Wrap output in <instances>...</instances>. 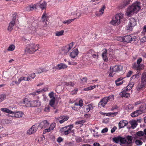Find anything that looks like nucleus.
<instances>
[{
    "instance_id": "20e7f679",
    "label": "nucleus",
    "mask_w": 146,
    "mask_h": 146,
    "mask_svg": "<svg viewBox=\"0 0 146 146\" xmlns=\"http://www.w3.org/2000/svg\"><path fill=\"white\" fill-rule=\"evenodd\" d=\"M21 104H25L27 107H35L40 106L41 102L40 101H23Z\"/></svg>"
},
{
    "instance_id": "393cba45",
    "label": "nucleus",
    "mask_w": 146,
    "mask_h": 146,
    "mask_svg": "<svg viewBox=\"0 0 146 146\" xmlns=\"http://www.w3.org/2000/svg\"><path fill=\"white\" fill-rule=\"evenodd\" d=\"M129 123L131 125V127L133 129H134L136 127L137 125V121L135 120L131 121L129 122Z\"/></svg>"
},
{
    "instance_id": "bf43d9fd",
    "label": "nucleus",
    "mask_w": 146,
    "mask_h": 146,
    "mask_svg": "<svg viewBox=\"0 0 146 146\" xmlns=\"http://www.w3.org/2000/svg\"><path fill=\"white\" fill-rule=\"evenodd\" d=\"M133 73V72L132 71H129V72L127 74L126 76L127 77H130L131 75Z\"/></svg>"
},
{
    "instance_id": "58836bf2",
    "label": "nucleus",
    "mask_w": 146,
    "mask_h": 146,
    "mask_svg": "<svg viewBox=\"0 0 146 146\" xmlns=\"http://www.w3.org/2000/svg\"><path fill=\"white\" fill-rule=\"evenodd\" d=\"M107 103V101H100L98 104V106L100 108L101 106L103 107Z\"/></svg>"
},
{
    "instance_id": "680f3d73",
    "label": "nucleus",
    "mask_w": 146,
    "mask_h": 146,
    "mask_svg": "<svg viewBox=\"0 0 146 146\" xmlns=\"http://www.w3.org/2000/svg\"><path fill=\"white\" fill-rule=\"evenodd\" d=\"M40 70H42V72H46L48 71V70H47L46 69V68H40Z\"/></svg>"
},
{
    "instance_id": "49530a36",
    "label": "nucleus",
    "mask_w": 146,
    "mask_h": 146,
    "mask_svg": "<svg viewBox=\"0 0 146 146\" xmlns=\"http://www.w3.org/2000/svg\"><path fill=\"white\" fill-rule=\"evenodd\" d=\"M62 88L61 86H58L56 90V91L57 93H60L62 91Z\"/></svg>"
},
{
    "instance_id": "473e14b6",
    "label": "nucleus",
    "mask_w": 146,
    "mask_h": 146,
    "mask_svg": "<svg viewBox=\"0 0 146 146\" xmlns=\"http://www.w3.org/2000/svg\"><path fill=\"white\" fill-rule=\"evenodd\" d=\"M130 1L131 0H124L121 6V7L122 8L125 7L127 5L130 4Z\"/></svg>"
},
{
    "instance_id": "69168bd1",
    "label": "nucleus",
    "mask_w": 146,
    "mask_h": 146,
    "mask_svg": "<svg viewBox=\"0 0 146 146\" xmlns=\"http://www.w3.org/2000/svg\"><path fill=\"white\" fill-rule=\"evenodd\" d=\"M26 77H21L19 78V79H20L21 82L23 80H25L26 81Z\"/></svg>"
},
{
    "instance_id": "7c9ffc66",
    "label": "nucleus",
    "mask_w": 146,
    "mask_h": 146,
    "mask_svg": "<svg viewBox=\"0 0 146 146\" xmlns=\"http://www.w3.org/2000/svg\"><path fill=\"white\" fill-rule=\"evenodd\" d=\"M64 31L62 30L60 31H56L55 32V36H59L64 35Z\"/></svg>"
},
{
    "instance_id": "c756f323",
    "label": "nucleus",
    "mask_w": 146,
    "mask_h": 146,
    "mask_svg": "<svg viewBox=\"0 0 146 146\" xmlns=\"http://www.w3.org/2000/svg\"><path fill=\"white\" fill-rule=\"evenodd\" d=\"M38 5L40 8L42 10L45 9L46 8V3L45 1H44L42 3L39 4L38 3Z\"/></svg>"
},
{
    "instance_id": "a19ab883",
    "label": "nucleus",
    "mask_w": 146,
    "mask_h": 146,
    "mask_svg": "<svg viewBox=\"0 0 146 146\" xmlns=\"http://www.w3.org/2000/svg\"><path fill=\"white\" fill-rule=\"evenodd\" d=\"M74 19H69L67 20H65L63 21L62 23L63 24L66 25H68L70 23L72 22L74 20Z\"/></svg>"
},
{
    "instance_id": "f257e3e1",
    "label": "nucleus",
    "mask_w": 146,
    "mask_h": 146,
    "mask_svg": "<svg viewBox=\"0 0 146 146\" xmlns=\"http://www.w3.org/2000/svg\"><path fill=\"white\" fill-rule=\"evenodd\" d=\"M140 9V3L136 2L127 8L126 14L127 16L131 17L134 14L137 13Z\"/></svg>"
},
{
    "instance_id": "a211bd4d",
    "label": "nucleus",
    "mask_w": 146,
    "mask_h": 146,
    "mask_svg": "<svg viewBox=\"0 0 146 146\" xmlns=\"http://www.w3.org/2000/svg\"><path fill=\"white\" fill-rule=\"evenodd\" d=\"M78 51L77 48H76L73 50L70 53V56L72 58H75L78 55Z\"/></svg>"
},
{
    "instance_id": "f704fd0d",
    "label": "nucleus",
    "mask_w": 146,
    "mask_h": 146,
    "mask_svg": "<svg viewBox=\"0 0 146 146\" xmlns=\"http://www.w3.org/2000/svg\"><path fill=\"white\" fill-rule=\"evenodd\" d=\"M141 82L146 83V72H144L142 75Z\"/></svg>"
},
{
    "instance_id": "774afa93",
    "label": "nucleus",
    "mask_w": 146,
    "mask_h": 146,
    "mask_svg": "<svg viewBox=\"0 0 146 146\" xmlns=\"http://www.w3.org/2000/svg\"><path fill=\"white\" fill-rule=\"evenodd\" d=\"M78 91L77 89H74L71 92V94L72 95L75 94H76L77 91Z\"/></svg>"
},
{
    "instance_id": "f3484780",
    "label": "nucleus",
    "mask_w": 146,
    "mask_h": 146,
    "mask_svg": "<svg viewBox=\"0 0 146 146\" xmlns=\"http://www.w3.org/2000/svg\"><path fill=\"white\" fill-rule=\"evenodd\" d=\"M67 66L65 64L61 63L58 64L54 68L56 70H60L66 68Z\"/></svg>"
},
{
    "instance_id": "b1692460",
    "label": "nucleus",
    "mask_w": 146,
    "mask_h": 146,
    "mask_svg": "<svg viewBox=\"0 0 146 146\" xmlns=\"http://www.w3.org/2000/svg\"><path fill=\"white\" fill-rule=\"evenodd\" d=\"M143 135V132L142 131H140L137 132L136 134H135V136L134 137L135 139H137L138 137H141Z\"/></svg>"
},
{
    "instance_id": "ea45409f",
    "label": "nucleus",
    "mask_w": 146,
    "mask_h": 146,
    "mask_svg": "<svg viewBox=\"0 0 146 146\" xmlns=\"http://www.w3.org/2000/svg\"><path fill=\"white\" fill-rule=\"evenodd\" d=\"M41 92L40 90H38L36 91L31 93L30 94V95H33V96L36 95H37L38 94L41 93Z\"/></svg>"
},
{
    "instance_id": "37998d69",
    "label": "nucleus",
    "mask_w": 146,
    "mask_h": 146,
    "mask_svg": "<svg viewBox=\"0 0 146 146\" xmlns=\"http://www.w3.org/2000/svg\"><path fill=\"white\" fill-rule=\"evenodd\" d=\"M22 113L20 112H17L15 113V116L17 118L21 117L22 116Z\"/></svg>"
},
{
    "instance_id": "4d7b16f0",
    "label": "nucleus",
    "mask_w": 146,
    "mask_h": 146,
    "mask_svg": "<svg viewBox=\"0 0 146 146\" xmlns=\"http://www.w3.org/2000/svg\"><path fill=\"white\" fill-rule=\"evenodd\" d=\"M48 87H46L43 88V89L40 90L41 92V93L42 92H45L47 91L48 90Z\"/></svg>"
},
{
    "instance_id": "412c9836",
    "label": "nucleus",
    "mask_w": 146,
    "mask_h": 146,
    "mask_svg": "<svg viewBox=\"0 0 146 146\" xmlns=\"http://www.w3.org/2000/svg\"><path fill=\"white\" fill-rule=\"evenodd\" d=\"M58 102V101H50L49 104L51 106L55 109L56 107Z\"/></svg>"
},
{
    "instance_id": "603ef678",
    "label": "nucleus",
    "mask_w": 146,
    "mask_h": 146,
    "mask_svg": "<svg viewBox=\"0 0 146 146\" xmlns=\"http://www.w3.org/2000/svg\"><path fill=\"white\" fill-rule=\"evenodd\" d=\"M50 108L48 106H47L44 109V111L45 112H48L50 111Z\"/></svg>"
},
{
    "instance_id": "e2e57ef3",
    "label": "nucleus",
    "mask_w": 146,
    "mask_h": 146,
    "mask_svg": "<svg viewBox=\"0 0 146 146\" xmlns=\"http://www.w3.org/2000/svg\"><path fill=\"white\" fill-rule=\"evenodd\" d=\"M76 140L77 142L79 143L81 142L82 141V139L80 137H77L76 139Z\"/></svg>"
},
{
    "instance_id": "9d476101",
    "label": "nucleus",
    "mask_w": 146,
    "mask_h": 146,
    "mask_svg": "<svg viewBox=\"0 0 146 146\" xmlns=\"http://www.w3.org/2000/svg\"><path fill=\"white\" fill-rule=\"evenodd\" d=\"M73 42H72L66 45L62 48V52L65 54H67L73 47Z\"/></svg>"
},
{
    "instance_id": "6ab92c4d",
    "label": "nucleus",
    "mask_w": 146,
    "mask_h": 146,
    "mask_svg": "<svg viewBox=\"0 0 146 146\" xmlns=\"http://www.w3.org/2000/svg\"><path fill=\"white\" fill-rule=\"evenodd\" d=\"M107 50L105 49L103 50V52L102 54V58L105 62H107L108 60V58L107 56Z\"/></svg>"
},
{
    "instance_id": "79ce46f5",
    "label": "nucleus",
    "mask_w": 146,
    "mask_h": 146,
    "mask_svg": "<svg viewBox=\"0 0 146 146\" xmlns=\"http://www.w3.org/2000/svg\"><path fill=\"white\" fill-rule=\"evenodd\" d=\"M120 136H119L114 137L113 139V141L116 143H118L120 141Z\"/></svg>"
},
{
    "instance_id": "4c0bfd02",
    "label": "nucleus",
    "mask_w": 146,
    "mask_h": 146,
    "mask_svg": "<svg viewBox=\"0 0 146 146\" xmlns=\"http://www.w3.org/2000/svg\"><path fill=\"white\" fill-rule=\"evenodd\" d=\"M15 46L14 44H12L10 45L7 49L8 51H12L15 50Z\"/></svg>"
},
{
    "instance_id": "f8f14e48",
    "label": "nucleus",
    "mask_w": 146,
    "mask_h": 146,
    "mask_svg": "<svg viewBox=\"0 0 146 146\" xmlns=\"http://www.w3.org/2000/svg\"><path fill=\"white\" fill-rule=\"evenodd\" d=\"M16 16L15 15H13V19L12 21L10 23L8 28V30L9 31L11 32L13 29L15 23Z\"/></svg>"
},
{
    "instance_id": "2f4dec72",
    "label": "nucleus",
    "mask_w": 146,
    "mask_h": 146,
    "mask_svg": "<svg viewBox=\"0 0 146 146\" xmlns=\"http://www.w3.org/2000/svg\"><path fill=\"white\" fill-rule=\"evenodd\" d=\"M1 111L6 112L7 113H8L10 114L14 113V112H13L12 111L9 110V109L6 108H2L1 109Z\"/></svg>"
},
{
    "instance_id": "6e6552de",
    "label": "nucleus",
    "mask_w": 146,
    "mask_h": 146,
    "mask_svg": "<svg viewBox=\"0 0 146 146\" xmlns=\"http://www.w3.org/2000/svg\"><path fill=\"white\" fill-rule=\"evenodd\" d=\"M136 25V21L133 18H131L130 21L127 26V30L131 31L133 27L135 26Z\"/></svg>"
},
{
    "instance_id": "aec40b11",
    "label": "nucleus",
    "mask_w": 146,
    "mask_h": 146,
    "mask_svg": "<svg viewBox=\"0 0 146 146\" xmlns=\"http://www.w3.org/2000/svg\"><path fill=\"white\" fill-rule=\"evenodd\" d=\"M127 91H126L125 90H124L121 92H120L119 95L122 97H125L126 98H128L129 97L130 95L129 93H127Z\"/></svg>"
},
{
    "instance_id": "de8ad7c7",
    "label": "nucleus",
    "mask_w": 146,
    "mask_h": 146,
    "mask_svg": "<svg viewBox=\"0 0 146 146\" xmlns=\"http://www.w3.org/2000/svg\"><path fill=\"white\" fill-rule=\"evenodd\" d=\"M131 116L132 117H135L138 116L137 110L131 113Z\"/></svg>"
},
{
    "instance_id": "f03ea898",
    "label": "nucleus",
    "mask_w": 146,
    "mask_h": 146,
    "mask_svg": "<svg viewBox=\"0 0 146 146\" xmlns=\"http://www.w3.org/2000/svg\"><path fill=\"white\" fill-rule=\"evenodd\" d=\"M39 47L38 44L31 42L27 44L25 49V52L30 54H32L37 51Z\"/></svg>"
},
{
    "instance_id": "5701e85b",
    "label": "nucleus",
    "mask_w": 146,
    "mask_h": 146,
    "mask_svg": "<svg viewBox=\"0 0 146 146\" xmlns=\"http://www.w3.org/2000/svg\"><path fill=\"white\" fill-rule=\"evenodd\" d=\"M105 8V6L104 5L102 7L100 10L99 12L100 13H96V15L97 16L100 17L103 13L104 9Z\"/></svg>"
},
{
    "instance_id": "c03bdc74",
    "label": "nucleus",
    "mask_w": 146,
    "mask_h": 146,
    "mask_svg": "<svg viewBox=\"0 0 146 146\" xmlns=\"http://www.w3.org/2000/svg\"><path fill=\"white\" fill-rule=\"evenodd\" d=\"M47 14L46 12H44L43 14L42 17V21L43 22H44L45 21H47V20L46 19V16Z\"/></svg>"
},
{
    "instance_id": "c9c22d12",
    "label": "nucleus",
    "mask_w": 146,
    "mask_h": 146,
    "mask_svg": "<svg viewBox=\"0 0 146 146\" xmlns=\"http://www.w3.org/2000/svg\"><path fill=\"white\" fill-rule=\"evenodd\" d=\"M134 85V83L133 82L130 83L127 86L125 89L124 90L128 91L131 89Z\"/></svg>"
},
{
    "instance_id": "1a4fd4ad",
    "label": "nucleus",
    "mask_w": 146,
    "mask_h": 146,
    "mask_svg": "<svg viewBox=\"0 0 146 146\" xmlns=\"http://www.w3.org/2000/svg\"><path fill=\"white\" fill-rule=\"evenodd\" d=\"M124 42H131L136 40L137 38L135 36H131L130 35H127L123 37Z\"/></svg>"
},
{
    "instance_id": "0eeeda50",
    "label": "nucleus",
    "mask_w": 146,
    "mask_h": 146,
    "mask_svg": "<svg viewBox=\"0 0 146 146\" xmlns=\"http://www.w3.org/2000/svg\"><path fill=\"white\" fill-rule=\"evenodd\" d=\"M142 59L141 58H139L137 60V63H134L133 65V68L137 70H140L143 69L144 66L143 64H140L142 61Z\"/></svg>"
},
{
    "instance_id": "cd10ccee",
    "label": "nucleus",
    "mask_w": 146,
    "mask_h": 146,
    "mask_svg": "<svg viewBox=\"0 0 146 146\" xmlns=\"http://www.w3.org/2000/svg\"><path fill=\"white\" fill-rule=\"evenodd\" d=\"M122 79L123 78H122L120 77L116 80L115 81L116 85L118 86L122 84L123 83V82L125 81L124 80H123L121 82H119L121 81Z\"/></svg>"
},
{
    "instance_id": "c85d7f7f",
    "label": "nucleus",
    "mask_w": 146,
    "mask_h": 146,
    "mask_svg": "<svg viewBox=\"0 0 146 146\" xmlns=\"http://www.w3.org/2000/svg\"><path fill=\"white\" fill-rule=\"evenodd\" d=\"M146 83L141 82V84H139L136 87V88L138 91H140L141 89L143 88L145 86Z\"/></svg>"
},
{
    "instance_id": "bb28decb",
    "label": "nucleus",
    "mask_w": 146,
    "mask_h": 146,
    "mask_svg": "<svg viewBox=\"0 0 146 146\" xmlns=\"http://www.w3.org/2000/svg\"><path fill=\"white\" fill-rule=\"evenodd\" d=\"M126 140L127 141L126 144L127 145H129L131 143L132 141V137L131 136H127L126 137Z\"/></svg>"
},
{
    "instance_id": "4468645a",
    "label": "nucleus",
    "mask_w": 146,
    "mask_h": 146,
    "mask_svg": "<svg viewBox=\"0 0 146 146\" xmlns=\"http://www.w3.org/2000/svg\"><path fill=\"white\" fill-rule=\"evenodd\" d=\"M38 3L35 4L34 5H31L27 6L26 7V10L27 11H33L35 9H36L37 7L38 6Z\"/></svg>"
},
{
    "instance_id": "0e129e2a",
    "label": "nucleus",
    "mask_w": 146,
    "mask_h": 146,
    "mask_svg": "<svg viewBox=\"0 0 146 146\" xmlns=\"http://www.w3.org/2000/svg\"><path fill=\"white\" fill-rule=\"evenodd\" d=\"M108 128H105L103 129L102 131L101 132L102 133H104L108 131Z\"/></svg>"
},
{
    "instance_id": "6e6d98bb",
    "label": "nucleus",
    "mask_w": 146,
    "mask_h": 146,
    "mask_svg": "<svg viewBox=\"0 0 146 146\" xmlns=\"http://www.w3.org/2000/svg\"><path fill=\"white\" fill-rule=\"evenodd\" d=\"M65 85L67 86H73L74 85V83L72 82H70L66 83Z\"/></svg>"
},
{
    "instance_id": "a18cd8bd",
    "label": "nucleus",
    "mask_w": 146,
    "mask_h": 146,
    "mask_svg": "<svg viewBox=\"0 0 146 146\" xmlns=\"http://www.w3.org/2000/svg\"><path fill=\"white\" fill-rule=\"evenodd\" d=\"M135 143L137 145H140L142 144L143 142L141 140L137 139L135 141Z\"/></svg>"
},
{
    "instance_id": "72a5a7b5",
    "label": "nucleus",
    "mask_w": 146,
    "mask_h": 146,
    "mask_svg": "<svg viewBox=\"0 0 146 146\" xmlns=\"http://www.w3.org/2000/svg\"><path fill=\"white\" fill-rule=\"evenodd\" d=\"M119 142L120 145H121L122 144H126L127 140L125 138L120 136Z\"/></svg>"
},
{
    "instance_id": "e433bc0d",
    "label": "nucleus",
    "mask_w": 146,
    "mask_h": 146,
    "mask_svg": "<svg viewBox=\"0 0 146 146\" xmlns=\"http://www.w3.org/2000/svg\"><path fill=\"white\" fill-rule=\"evenodd\" d=\"M54 93L53 92H51L49 94V96L51 99L50 100H55V98L54 96Z\"/></svg>"
},
{
    "instance_id": "864d4df0",
    "label": "nucleus",
    "mask_w": 146,
    "mask_h": 146,
    "mask_svg": "<svg viewBox=\"0 0 146 146\" xmlns=\"http://www.w3.org/2000/svg\"><path fill=\"white\" fill-rule=\"evenodd\" d=\"M60 118L61 119H63L64 121H65L68 120V117L66 116H63L60 117Z\"/></svg>"
},
{
    "instance_id": "9b49d317",
    "label": "nucleus",
    "mask_w": 146,
    "mask_h": 146,
    "mask_svg": "<svg viewBox=\"0 0 146 146\" xmlns=\"http://www.w3.org/2000/svg\"><path fill=\"white\" fill-rule=\"evenodd\" d=\"M38 123H36L35 125H33L29 130L27 131V133L31 135L35 133L37 130L38 127Z\"/></svg>"
},
{
    "instance_id": "09e8293b",
    "label": "nucleus",
    "mask_w": 146,
    "mask_h": 146,
    "mask_svg": "<svg viewBox=\"0 0 146 146\" xmlns=\"http://www.w3.org/2000/svg\"><path fill=\"white\" fill-rule=\"evenodd\" d=\"M74 105L76 106H78L79 105L80 107L82 106L83 105V101H79V103H75Z\"/></svg>"
},
{
    "instance_id": "ddd939ff",
    "label": "nucleus",
    "mask_w": 146,
    "mask_h": 146,
    "mask_svg": "<svg viewBox=\"0 0 146 146\" xmlns=\"http://www.w3.org/2000/svg\"><path fill=\"white\" fill-rule=\"evenodd\" d=\"M49 125V123L46 120H44L41 122L39 124L38 123V126L40 129L45 128L48 127Z\"/></svg>"
},
{
    "instance_id": "4be33fe9",
    "label": "nucleus",
    "mask_w": 146,
    "mask_h": 146,
    "mask_svg": "<svg viewBox=\"0 0 146 146\" xmlns=\"http://www.w3.org/2000/svg\"><path fill=\"white\" fill-rule=\"evenodd\" d=\"M127 122L126 121H121L119 124V128H121L124 127V126L127 125Z\"/></svg>"
},
{
    "instance_id": "3c124183",
    "label": "nucleus",
    "mask_w": 146,
    "mask_h": 146,
    "mask_svg": "<svg viewBox=\"0 0 146 146\" xmlns=\"http://www.w3.org/2000/svg\"><path fill=\"white\" fill-rule=\"evenodd\" d=\"M81 10V13H82V15H83L87 14V10L86 9H84Z\"/></svg>"
},
{
    "instance_id": "8fccbe9b",
    "label": "nucleus",
    "mask_w": 146,
    "mask_h": 146,
    "mask_svg": "<svg viewBox=\"0 0 146 146\" xmlns=\"http://www.w3.org/2000/svg\"><path fill=\"white\" fill-rule=\"evenodd\" d=\"M6 97V95L5 94L0 95V100H3L5 99Z\"/></svg>"
},
{
    "instance_id": "2eb2a0df",
    "label": "nucleus",
    "mask_w": 146,
    "mask_h": 146,
    "mask_svg": "<svg viewBox=\"0 0 146 146\" xmlns=\"http://www.w3.org/2000/svg\"><path fill=\"white\" fill-rule=\"evenodd\" d=\"M72 11L73 14L76 15L78 17H79L82 15V13L81 12V10L80 9V8H74L72 9Z\"/></svg>"
},
{
    "instance_id": "13d9d810",
    "label": "nucleus",
    "mask_w": 146,
    "mask_h": 146,
    "mask_svg": "<svg viewBox=\"0 0 146 146\" xmlns=\"http://www.w3.org/2000/svg\"><path fill=\"white\" fill-rule=\"evenodd\" d=\"M117 114V112H115L113 113H109L106 114V115L107 116H110L111 115H115Z\"/></svg>"
},
{
    "instance_id": "052dcab7",
    "label": "nucleus",
    "mask_w": 146,
    "mask_h": 146,
    "mask_svg": "<svg viewBox=\"0 0 146 146\" xmlns=\"http://www.w3.org/2000/svg\"><path fill=\"white\" fill-rule=\"evenodd\" d=\"M31 79H33L35 77V73H33L29 76Z\"/></svg>"
},
{
    "instance_id": "a878e982",
    "label": "nucleus",
    "mask_w": 146,
    "mask_h": 146,
    "mask_svg": "<svg viewBox=\"0 0 146 146\" xmlns=\"http://www.w3.org/2000/svg\"><path fill=\"white\" fill-rule=\"evenodd\" d=\"M114 99V96L113 95H111L108 97H105L102 99L101 100H112Z\"/></svg>"
},
{
    "instance_id": "5fc2aeb1",
    "label": "nucleus",
    "mask_w": 146,
    "mask_h": 146,
    "mask_svg": "<svg viewBox=\"0 0 146 146\" xmlns=\"http://www.w3.org/2000/svg\"><path fill=\"white\" fill-rule=\"evenodd\" d=\"M123 37L119 36L117 38V40L119 41L120 42H124V40H123Z\"/></svg>"
},
{
    "instance_id": "39448f33",
    "label": "nucleus",
    "mask_w": 146,
    "mask_h": 146,
    "mask_svg": "<svg viewBox=\"0 0 146 146\" xmlns=\"http://www.w3.org/2000/svg\"><path fill=\"white\" fill-rule=\"evenodd\" d=\"M123 69V66L121 65L115 66L113 67L110 66V73L109 74V76L112 77L113 76L115 73L114 72H119Z\"/></svg>"
},
{
    "instance_id": "338daca9",
    "label": "nucleus",
    "mask_w": 146,
    "mask_h": 146,
    "mask_svg": "<svg viewBox=\"0 0 146 146\" xmlns=\"http://www.w3.org/2000/svg\"><path fill=\"white\" fill-rule=\"evenodd\" d=\"M88 53L89 54L92 56V54L94 53V51L92 50H90L88 51Z\"/></svg>"
},
{
    "instance_id": "dca6fc26",
    "label": "nucleus",
    "mask_w": 146,
    "mask_h": 146,
    "mask_svg": "<svg viewBox=\"0 0 146 146\" xmlns=\"http://www.w3.org/2000/svg\"><path fill=\"white\" fill-rule=\"evenodd\" d=\"M55 126L56 124L55 123H52L48 128L44 129L43 131V133L44 134L46 133V132H50L54 129L55 127Z\"/></svg>"
},
{
    "instance_id": "423d86ee",
    "label": "nucleus",
    "mask_w": 146,
    "mask_h": 146,
    "mask_svg": "<svg viewBox=\"0 0 146 146\" xmlns=\"http://www.w3.org/2000/svg\"><path fill=\"white\" fill-rule=\"evenodd\" d=\"M73 127L72 125H69L61 128L60 131L62 134L66 135L71 132V129Z\"/></svg>"
},
{
    "instance_id": "7ed1b4c3",
    "label": "nucleus",
    "mask_w": 146,
    "mask_h": 146,
    "mask_svg": "<svg viewBox=\"0 0 146 146\" xmlns=\"http://www.w3.org/2000/svg\"><path fill=\"white\" fill-rule=\"evenodd\" d=\"M123 14L121 13L116 15L113 18L110 23L113 25H118L120 23L121 20L123 19Z\"/></svg>"
}]
</instances>
